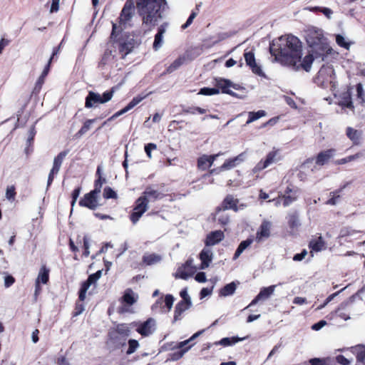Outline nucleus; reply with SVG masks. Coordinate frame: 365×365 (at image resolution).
<instances>
[{
    "label": "nucleus",
    "instance_id": "nucleus-6",
    "mask_svg": "<svg viewBox=\"0 0 365 365\" xmlns=\"http://www.w3.org/2000/svg\"><path fill=\"white\" fill-rule=\"evenodd\" d=\"M334 79L335 73L333 67L330 65H324L319 71L316 81L322 87H327L329 84L333 87Z\"/></svg>",
    "mask_w": 365,
    "mask_h": 365
},
{
    "label": "nucleus",
    "instance_id": "nucleus-18",
    "mask_svg": "<svg viewBox=\"0 0 365 365\" xmlns=\"http://www.w3.org/2000/svg\"><path fill=\"white\" fill-rule=\"evenodd\" d=\"M141 197L147 201L148 203L155 202L157 200L162 199L164 195L152 187H148L143 192Z\"/></svg>",
    "mask_w": 365,
    "mask_h": 365
},
{
    "label": "nucleus",
    "instance_id": "nucleus-32",
    "mask_svg": "<svg viewBox=\"0 0 365 365\" xmlns=\"http://www.w3.org/2000/svg\"><path fill=\"white\" fill-rule=\"evenodd\" d=\"M351 352L356 355V359L360 362H364L365 360V346L358 344L350 348Z\"/></svg>",
    "mask_w": 365,
    "mask_h": 365
},
{
    "label": "nucleus",
    "instance_id": "nucleus-27",
    "mask_svg": "<svg viewBox=\"0 0 365 365\" xmlns=\"http://www.w3.org/2000/svg\"><path fill=\"white\" fill-rule=\"evenodd\" d=\"M346 134L354 145H359L362 135V132L351 127L346 128Z\"/></svg>",
    "mask_w": 365,
    "mask_h": 365
},
{
    "label": "nucleus",
    "instance_id": "nucleus-7",
    "mask_svg": "<svg viewBox=\"0 0 365 365\" xmlns=\"http://www.w3.org/2000/svg\"><path fill=\"white\" fill-rule=\"evenodd\" d=\"M279 160V150H273L268 153L264 160H260L252 169L253 173H257L268 168Z\"/></svg>",
    "mask_w": 365,
    "mask_h": 365
},
{
    "label": "nucleus",
    "instance_id": "nucleus-28",
    "mask_svg": "<svg viewBox=\"0 0 365 365\" xmlns=\"http://www.w3.org/2000/svg\"><path fill=\"white\" fill-rule=\"evenodd\" d=\"M309 247L312 250V252H320L326 248L325 242L322 236L318 237L317 239L312 240Z\"/></svg>",
    "mask_w": 365,
    "mask_h": 365
},
{
    "label": "nucleus",
    "instance_id": "nucleus-61",
    "mask_svg": "<svg viewBox=\"0 0 365 365\" xmlns=\"http://www.w3.org/2000/svg\"><path fill=\"white\" fill-rule=\"evenodd\" d=\"M197 13L196 11H192V14L190 15L189 18L187 19V21L185 24L182 26V28L183 29L187 28L192 22L193 19L196 17Z\"/></svg>",
    "mask_w": 365,
    "mask_h": 365
},
{
    "label": "nucleus",
    "instance_id": "nucleus-33",
    "mask_svg": "<svg viewBox=\"0 0 365 365\" xmlns=\"http://www.w3.org/2000/svg\"><path fill=\"white\" fill-rule=\"evenodd\" d=\"M48 273L49 270L45 267L43 266L38 273V277L36 280L37 284V288L39 287V283L41 282L43 284H46L48 281Z\"/></svg>",
    "mask_w": 365,
    "mask_h": 365
},
{
    "label": "nucleus",
    "instance_id": "nucleus-40",
    "mask_svg": "<svg viewBox=\"0 0 365 365\" xmlns=\"http://www.w3.org/2000/svg\"><path fill=\"white\" fill-rule=\"evenodd\" d=\"M364 154L362 152L356 153L354 155L347 156L344 158L337 160L335 163L337 165H343L349 162H351L353 160H356L361 157H363Z\"/></svg>",
    "mask_w": 365,
    "mask_h": 365
},
{
    "label": "nucleus",
    "instance_id": "nucleus-2",
    "mask_svg": "<svg viewBox=\"0 0 365 365\" xmlns=\"http://www.w3.org/2000/svg\"><path fill=\"white\" fill-rule=\"evenodd\" d=\"M165 0H136V9L142 25L149 30L157 26L163 19Z\"/></svg>",
    "mask_w": 365,
    "mask_h": 365
},
{
    "label": "nucleus",
    "instance_id": "nucleus-4",
    "mask_svg": "<svg viewBox=\"0 0 365 365\" xmlns=\"http://www.w3.org/2000/svg\"><path fill=\"white\" fill-rule=\"evenodd\" d=\"M134 15V3L132 0H127L119 16V26L116 24H113L112 36L131 25V21Z\"/></svg>",
    "mask_w": 365,
    "mask_h": 365
},
{
    "label": "nucleus",
    "instance_id": "nucleus-1",
    "mask_svg": "<svg viewBox=\"0 0 365 365\" xmlns=\"http://www.w3.org/2000/svg\"><path fill=\"white\" fill-rule=\"evenodd\" d=\"M269 51L275 62L295 71L303 70L309 72L314 58L312 53L303 57L302 43L291 34L273 40L269 45Z\"/></svg>",
    "mask_w": 365,
    "mask_h": 365
},
{
    "label": "nucleus",
    "instance_id": "nucleus-16",
    "mask_svg": "<svg viewBox=\"0 0 365 365\" xmlns=\"http://www.w3.org/2000/svg\"><path fill=\"white\" fill-rule=\"evenodd\" d=\"M245 153H242L233 158L226 160L225 162L219 168V171L227 170L236 167L245 160Z\"/></svg>",
    "mask_w": 365,
    "mask_h": 365
},
{
    "label": "nucleus",
    "instance_id": "nucleus-26",
    "mask_svg": "<svg viewBox=\"0 0 365 365\" xmlns=\"http://www.w3.org/2000/svg\"><path fill=\"white\" fill-rule=\"evenodd\" d=\"M192 306V302L186 301L179 302L175 309L174 321H178L181 319L182 314Z\"/></svg>",
    "mask_w": 365,
    "mask_h": 365
},
{
    "label": "nucleus",
    "instance_id": "nucleus-64",
    "mask_svg": "<svg viewBox=\"0 0 365 365\" xmlns=\"http://www.w3.org/2000/svg\"><path fill=\"white\" fill-rule=\"evenodd\" d=\"M327 324V322L324 321V320H321L319 321V322L316 323V324H314L312 326V329L314 330V331H319L320 330L322 327H324L325 325Z\"/></svg>",
    "mask_w": 365,
    "mask_h": 365
},
{
    "label": "nucleus",
    "instance_id": "nucleus-30",
    "mask_svg": "<svg viewBox=\"0 0 365 365\" xmlns=\"http://www.w3.org/2000/svg\"><path fill=\"white\" fill-rule=\"evenodd\" d=\"M226 210L219 207L215 214V220L222 225H227L230 221L229 215L225 212Z\"/></svg>",
    "mask_w": 365,
    "mask_h": 365
},
{
    "label": "nucleus",
    "instance_id": "nucleus-58",
    "mask_svg": "<svg viewBox=\"0 0 365 365\" xmlns=\"http://www.w3.org/2000/svg\"><path fill=\"white\" fill-rule=\"evenodd\" d=\"M344 101L340 103L341 106L352 109L354 108L353 103L351 100V96L349 93L346 94V97L344 98Z\"/></svg>",
    "mask_w": 365,
    "mask_h": 365
},
{
    "label": "nucleus",
    "instance_id": "nucleus-23",
    "mask_svg": "<svg viewBox=\"0 0 365 365\" xmlns=\"http://www.w3.org/2000/svg\"><path fill=\"white\" fill-rule=\"evenodd\" d=\"M167 24H163L158 27V33L155 36L153 49L158 51L163 44V36L166 31Z\"/></svg>",
    "mask_w": 365,
    "mask_h": 365
},
{
    "label": "nucleus",
    "instance_id": "nucleus-11",
    "mask_svg": "<svg viewBox=\"0 0 365 365\" xmlns=\"http://www.w3.org/2000/svg\"><path fill=\"white\" fill-rule=\"evenodd\" d=\"M244 58L246 64L251 68L252 71L259 76H265L261 67L257 64L255 53L252 51H245Z\"/></svg>",
    "mask_w": 365,
    "mask_h": 365
},
{
    "label": "nucleus",
    "instance_id": "nucleus-41",
    "mask_svg": "<svg viewBox=\"0 0 365 365\" xmlns=\"http://www.w3.org/2000/svg\"><path fill=\"white\" fill-rule=\"evenodd\" d=\"M249 118L247 121V124H250L259 118L264 117L266 115V112L264 110H258L257 112H249L248 113Z\"/></svg>",
    "mask_w": 365,
    "mask_h": 365
},
{
    "label": "nucleus",
    "instance_id": "nucleus-17",
    "mask_svg": "<svg viewBox=\"0 0 365 365\" xmlns=\"http://www.w3.org/2000/svg\"><path fill=\"white\" fill-rule=\"evenodd\" d=\"M271 223L268 221H264L261 224L256 233V241L261 242L267 239L270 235Z\"/></svg>",
    "mask_w": 365,
    "mask_h": 365
},
{
    "label": "nucleus",
    "instance_id": "nucleus-49",
    "mask_svg": "<svg viewBox=\"0 0 365 365\" xmlns=\"http://www.w3.org/2000/svg\"><path fill=\"white\" fill-rule=\"evenodd\" d=\"M356 92L357 98L360 101V103L364 104L365 103V91L361 83L356 85Z\"/></svg>",
    "mask_w": 365,
    "mask_h": 365
},
{
    "label": "nucleus",
    "instance_id": "nucleus-42",
    "mask_svg": "<svg viewBox=\"0 0 365 365\" xmlns=\"http://www.w3.org/2000/svg\"><path fill=\"white\" fill-rule=\"evenodd\" d=\"M137 300V297H135V294L130 289H128L124 296L123 301L128 305L133 304Z\"/></svg>",
    "mask_w": 365,
    "mask_h": 365
},
{
    "label": "nucleus",
    "instance_id": "nucleus-8",
    "mask_svg": "<svg viewBox=\"0 0 365 365\" xmlns=\"http://www.w3.org/2000/svg\"><path fill=\"white\" fill-rule=\"evenodd\" d=\"M148 203L141 196L135 201V205L133 208V212L130 215V220L133 224H135L142 215L148 210Z\"/></svg>",
    "mask_w": 365,
    "mask_h": 365
},
{
    "label": "nucleus",
    "instance_id": "nucleus-36",
    "mask_svg": "<svg viewBox=\"0 0 365 365\" xmlns=\"http://www.w3.org/2000/svg\"><path fill=\"white\" fill-rule=\"evenodd\" d=\"M275 287L276 285H271L269 287L261 289L260 292L258 294V299L264 300L269 298L274 293Z\"/></svg>",
    "mask_w": 365,
    "mask_h": 365
},
{
    "label": "nucleus",
    "instance_id": "nucleus-50",
    "mask_svg": "<svg viewBox=\"0 0 365 365\" xmlns=\"http://www.w3.org/2000/svg\"><path fill=\"white\" fill-rule=\"evenodd\" d=\"M128 346H129L126 351V354L130 355L137 350V349L139 347V343L135 339H130L128 341Z\"/></svg>",
    "mask_w": 365,
    "mask_h": 365
},
{
    "label": "nucleus",
    "instance_id": "nucleus-5",
    "mask_svg": "<svg viewBox=\"0 0 365 365\" xmlns=\"http://www.w3.org/2000/svg\"><path fill=\"white\" fill-rule=\"evenodd\" d=\"M113 93V89L104 92L102 96L98 93L89 91L86 98L85 107L91 108L96 107L98 103H106L112 99Z\"/></svg>",
    "mask_w": 365,
    "mask_h": 365
},
{
    "label": "nucleus",
    "instance_id": "nucleus-54",
    "mask_svg": "<svg viewBox=\"0 0 365 365\" xmlns=\"http://www.w3.org/2000/svg\"><path fill=\"white\" fill-rule=\"evenodd\" d=\"M354 232L355 231L351 229L350 227H343L340 230V232L339 234V238H343L345 237L351 236L354 235Z\"/></svg>",
    "mask_w": 365,
    "mask_h": 365
},
{
    "label": "nucleus",
    "instance_id": "nucleus-34",
    "mask_svg": "<svg viewBox=\"0 0 365 365\" xmlns=\"http://www.w3.org/2000/svg\"><path fill=\"white\" fill-rule=\"evenodd\" d=\"M245 338H238V337H231V338H229V337H225V338H223L220 341H216L213 344L215 345H222V346H231V345H233L240 341H242L243 339H245Z\"/></svg>",
    "mask_w": 365,
    "mask_h": 365
},
{
    "label": "nucleus",
    "instance_id": "nucleus-46",
    "mask_svg": "<svg viewBox=\"0 0 365 365\" xmlns=\"http://www.w3.org/2000/svg\"><path fill=\"white\" fill-rule=\"evenodd\" d=\"M133 48V43L131 41L124 42L120 43L119 50L120 52L124 53L123 58L128 53H130Z\"/></svg>",
    "mask_w": 365,
    "mask_h": 365
},
{
    "label": "nucleus",
    "instance_id": "nucleus-60",
    "mask_svg": "<svg viewBox=\"0 0 365 365\" xmlns=\"http://www.w3.org/2000/svg\"><path fill=\"white\" fill-rule=\"evenodd\" d=\"M15 195L16 192L14 186L9 187L6 189V197L8 200H14Z\"/></svg>",
    "mask_w": 365,
    "mask_h": 365
},
{
    "label": "nucleus",
    "instance_id": "nucleus-52",
    "mask_svg": "<svg viewBox=\"0 0 365 365\" xmlns=\"http://www.w3.org/2000/svg\"><path fill=\"white\" fill-rule=\"evenodd\" d=\"M219 89L216 88H202L200 89L199 94L205 96H212L219 93Z\"/></svg>",
    "mask_w": 365,
    "mask_h": 365
},
{
    "label": "nucleus",
    "instance_id": "nucleus-48",
    "mask_svg": "<svg viewBox=\"0 0 365 365\" xmlns=\"http://www.w3.org/2000/svg\"><path fill=\"white\" fill-rule=\"evenodd\" d=\"M336 42L339 46L346 49H349L350 47V43L341 34L336 35Z\"/></svg>",
    "mask_w": 365,
    "mask_h": 365
},
{
    "label": "nucleus",
    "instance_id": "nucleus-51",
    "mask_svg": "<svg viewBox=\"0 0 365 365\" xmlns=\"http://www.w3.org/2000/svg\"><path fill=\"white\" fill-rule=\"evenodd\" d=\"M204 331H205L204 329L200 330V331L196 332L195 334H194L189 339L178 343L177 345V348L182 349L190 341H192V340L195 339V338L198 337L199 336H200L204 332Z\"/></svg>",
    "mask_w": 365,
    "mask_h": 365
},
{
    "label": "nucleus",
    "instance_id": "nucleus-62",
    "mask_svg": "<svg viewBox=\"0 0 365 365\" xmlns=\"http://www.w3.org/2000/svg\"><path fill=\"white\" fill-rule=\"evenodd\" d=\"M83 247H84V252H83V255L85 257H88L89 255H90V251H89V242H88V238L86 237V236H84L83 237Z\"/></svg>",
    "mask_w": 365,
    "mask_h": 365
},
{
    "label": "nucleus",
    "instance_id": "nucleus-53",
    "mask_svg": "<svg viewBox=\"0 0 365 365\" xmlns=\"http://www.w3.org/2000/svg\"><path fill=\"white\" fill-rule=\"evenodd\" d=\"M103 197L106 199L117 198L116 192L110 187H106L103 190Z\"/></svg>",
    "mask_w": 365,
    "mask_h": 365
},
{
    "label": "nucleus",
    "instance_id": "nucleus-43",
    "mask_svg": "<svg viewBox=\"0 0 365 365\" xmlns=\"http://www.w3.org/2000/svg\"><path fill=\"white\" fill-rule=\"evenodd\" d=\"M96 121V119H88L85 121L83 125L78 131L77 135L82 136L86 134L91 128L92 124Z\"/></svg>",
    "mask_w": 365,
    "mask_h": 365
},
{
    "label": "nucleus",
    "instance_id": "nucleus-19",
    "mask_svg": "<svg viewBox=\"0 0 365 365\" xmlns=\"http://www.w3.org/2000/svg\"><path fill=\"white\" fill-rule=\"evenodd\" d=\"M283 198L282 204L284 207H287L297 199V190L288 186L284 192L281 195Z\"/></svg>",
    "mask_w": 365,
    "mask_h": 365
},
{
    "label": "nucleus",
    "instance_id": "nucleus-12",
    "mask_svg": "<svg viewBox=\"0 0 365 365\" xmlns=\"http://www.w3.org/2000/svg\"><path fill=\"white\" fill-rule=\"evenodd\" d=\"M131 325H133V324ZM135 325L138 326L136 331L140 335L143 336H148L154 331L155 328V321L153 318H149L143 323H135Z\"/></svg>",
    "mask_w": 365,
    "mask_h": 365
},
{
    "label": "nucleus",
    "instance_id": "nucleus-31",
    "mask_svg": "<svg viewBox=\"0 0 365 365\" xmlns=\"http://www.w3.org/2000/svg\"><path fill=\"white\" fill-rule=\"evenodd\" d=\"M162 259L160 255L151 253V254H145L143 257V262L146 265H153L160 262Z\"/></svg>",
    "mask_w": 365,
    "mask_h": 365
},
{
    "label": "nucleus",
    "instance_id": "nucleus-29",
    "mask_svg": "<svg viewBox=\"0 0 365 365\" xmlns=\"http://www.w3.org/2000/svg\"><path fill=\"white\" fill-rule=\"evenodd\" d=\"M237 199L234 198L232 195H228L224 200L222 206L224 210L232 209L235 211H237L240 209L237 205Z\"/></svg>",
    "mask_w": 365,
    "mask_h": 365
},
{
    "label": "nucleus",
    "instance_id": "nucleus-3",
    "mask_svg": "<svg viewBox=\"0 0 365 365\" xmlns=\"http://www.w3.org/2000/svg\"><path fill=\"white\" fill-rule=\"evenodd\" d=\"M307 42L312 48L309 53L315 55V58L324 56L330 51V48L324 37L323 31L320 29L311 27L307 29L306 35Z\"/></svg>",
    "mask_w": 365,
    "mask_h": 365
},
{
    "label": "nucleus",
    "instance_id": "nucleus-14",
    "mask_svg": "<svg viewBox=\"0 0 365 365\" xmlns=\"http://www.w3.org/2000/svg\"><path fill=\"white\" fill-rule=\"evenodd\" d=\"M148 94L145 96H138L134 97L132 101L123 109L114 113L111 117H110L107 121H111L119 117L120 115L127 113L132 108H133L135 106H137L139 103H140L144 98H145Z\"/></svg>",
    "mask_w": 365,
    "mask_h": 365
},
{
    "label": "nucleus",
    "instance_id": "nucleus-21",
    "mask_svg": "<svg viewBox=\"0 0 365 365\" xmlns=\"http://www.w3.org/2000/svg\"><path fill=\"white\" fill-rule=\"evenodd\" d=\"M130 327L126 324H118L115 329L110 332V336L112 339L116 338L115 334H118L123 338H126L130 334Z\"/></svg>",
    "mask_w": 365,
    "mask_h": 365
},
{
    "label": "nucleus",
    "instance_id": "nucleus-20",
    "mask_svg": "<svg viewBox=\"0 0 365 365\" xmlns=\"http://www.w3.org/2000/svg\"><path fill=\"white\" fill-rule=\"evenodd\" d=\"M213 258V253L211 249L205 247L200 253L201 260L200 269H205L209 267Z\"/></svg>",
    "mask_w": 365,
    "mask_h": 365
},
{
    "label": "nucleus",
    "instance_id": "nucleus-24",
    "mask_svg": "<svg viewBox=\"0 0 365 365\" xmlns=\"http://www.w3.org/2000/svg\"><path fill=\"white\" fill-rule=\"evenodd\" d=\"M336 150L334 149H329L320 152L316 158V164L319 165H324L329 162V160L334 157Z\"/></svg>",
    "mask_w": 365,
    "mask_h": 365
},
{
    "label": "nucleus",
    "instance_id": "nucleus-10",
    "mask_svg": "<svg viewBox=\"0 0 365 365\" xmlns=\"http://www.w3.org/2000/svg\"><path fill=\"white\" fill-rule=\"evenodd\" d=\"M67 155L66 151L61 152L57 156L54 158L53 167L49 173L48 178V183L47 185L49 186L53 179L54 176L58 174V173L60 170V168L61 167L62 163L63 161V159Z\"/></svg>",
    "mask_w": 365,
    "mask_h": 365
},
{
    "label": "nucleus",
    "instance_id": "nucleus-9",
    "mask_svg": "<svg viewBox=\"0 0 365 365\" xmlns=\"http://www.w3.org/2000/svg\"><path fill=\"white\" fill-rule=\"evenodd\" d=\"M217 88L221 89L222 92L224 93L229 94L232 96L238 97V96L234 93L230 88H233L235 90H239L241 88V86L237 84H234L229 80L224 78H217L215 79Z\"/></svg>",
    "mask_w": 365,
    "mask_h": 365
},
{
    "label": "nucleus",
    "instance_id": "nucleus-39",
    "mask_svg": "<svg viewBox=\"0 0 365 365\" xmlns=\"http://www.w3.org/2000/svg\"><path fill=\"white\" fill-rule=\"evenodd\" d=\"M288 225L293 230H297L299 227L300 223L297 213L294 212L288 215Z\"/></svg>",
    "mask_w": 365,
    "mask_h": 365
},
{
    "label": "nucleus",
    "instance_id": "nucleus-47",
    "mask_svg": "<svg viewBox=\"0 0 365 365\" xmlns=\"http://www.w3.org/2000/svg\"><path fill=\"white\" fill-rule=\"evenodd\" d=\"M106 182V179L102 178V176H99L98 180L95 182V188L91 192L96 195H99L101 191L102 185Z\"/></svg>",
    "mask_w": 365,
    "mask_h": 365
},
{
    "label": "nucleus",
    "instance_id": "nucleus-15",
    "mask_svg": "<svg viewBox=\"0 0 365 365\" xmlns=\"http://www.w3.org/2000/svg\"><path fill=\"white\" fill-rule=\"evenodd\" d=\"M98 197V195L90 192L86 194L83 198L79 201V205L81 207H88L91 210H95L99 206Z\"/></svg>",
    "mask_w": 365,
    "mask_h": 365
},
{
    "label": "nucleus",
    "instance_id": "nucleus-38",
    "mask_svg": "<svg viewBox=\"0 0 365 365\" xmlns=\"http://www.w3.org/2000/svg\"><path fill=\"white\" fill-rule=\"evenodd\" d=\"M212 166V162H210L208 155H204L197 160V167L201 170H205Z\"/></svg>",
    "mask_w": 365,
    "mask_h": 365
},
{
    "label": "nucleus",
    "instance_id": "nucleus-55",
    "mask_svg": "<svg viewBox=\"0 0 365 365\" xmlns=\"http://www.w3.org/2000/svg\"><path fill=\"white\" fill-rule=\"evenodd\" d=\"M174 302V297L171 294H167L165 297V304L168 308V312L171 310Z\"/></svg>",
    "mask_w": 365,
    "mask_h": 365
},
{
    "label": "nucleus",
    "instance_id": "nucleus-57",
    "mask_svg": "<svg viewBox=\"0 0 365 365\" xmlns=\"http://www.w3.org/2000/svg\"><path fill=\"white\" fill-rule=\"evenodd\" d=\"M339 293V292H335L331 295H329L325 300V302L319 305L317 308V310H321L324 307H325L328 303H329Z\"/></svg>",
    "mask_w": 365,
    "mask_h": 365
},
{
    "label": "nucleus",
    "instance_id": "nucleus-63",
    "mask_svg": "<svg viewBox=\"0 0 365 365\" xmlns=\"http://www.w3.org/2000/svg\"><path fill=\"white\" fill-rule=\"evenodd\" d=\"M15 282L14 278L11 276L8 275L4 277V286L5 287L8 288L11 287Z\"/></svg>",
    "mask_w": 365,
    "mask_h": 365
},
{
    "label": "nucleus",
    "instance_id": "nucleus-25",
    "mask_svg": "<svg viewBox=\"0 0 365 365\" xmlns=\"http://www.w3.org/2000/svg\"><path fill=\"white\" fill-rule=\"evenodd\" d=\"M224 238V233L220 230H216L214 232H211L207 235L205 240L206 246H212L220 241H222Z\"/></svg>",
    "mask_w": 365,
    "mask_h": 365
},
{
    "label": "nucleus",
    "instance_id": "nucleus-59",
    "mask_svg": "<svg viewBox=\"0 0 365 365\" xmlns=\"http://www.w3.org/2000/svg\"><path fill=\"white\" fill-rule=\"evenodd\" d=\"M336 361L341 365H350L351 361L343 355H339L336 357Z\"/></svg>",
    "mask_w": 365,
    "mask_h": 365
},
{
    "label": "nucleus",
    "instance_id": "nucleus-22",
    "mask_svg": "<svg viewBox=\"0 0 365 365\" xmlns=\"http://www.w3.org/2000/svg\"><path fill=\"white\" fill-rule=\"evenodd\" d=\"M192 259H188L183 267L179 268L176 274V277H178L183 279H187L194 272L192 267Z\"/></svg>",
    "mask_w": 365,
    "mask_h": 365
},
{
    "label": "nucleus",
    "instance_id": "nucleus-37",
    "mask_svg": "<svg viewBox=\"0 0 365 365\" xmlns=\"http://www.w3.org/2000/svg\"><path fill=\"white\" fill-rule=\"evenodd\" d=\"M252 242H253V240L251 239H247L246 240L242 241L238 246V247L234 255L233 259H237L240 256V255L243 252V251L252 243Z\"/></svg>",
    "mask_w": 365,
    "mask_h": 365
},
{
    "label": "nucleus",
    "instance_id": "nucleus-45",
    "mask_svg": "<svg viewBox=\"0 0 365 365\" xmlns=\"http://www.w3.org/2000/svg\"><path fill=\"white\" fill-rule=\"evenodd\" d=\"M346 304L342 303L335 311L336 314L344 321H347L350 319V317L344 312L346 309Z\"/></svg>",
    "mask_w": 365,
    "mask_h": 365
},
{
    "label": "nucleus",
    "instance_id": "nucleus-56",
    "mask_svg": "<svg viewBox=\"0 0 365 365\" xmlns=\"http://www.w3.org/2000/svg\"><path fill=\"white\" fill-rule=\"evenodd\" d=\"M156 149H157V145L155 143H150L145 145V151L149 158H152L151 151L156 150Z\"/></svg>",
    "mask_w": 365,
    "mask_h": 365
},
{
    "label": "nucleus",
    "instance_id": "nucleus-35",
    "mask_svg": "<svg viewBox=\"0 0 365 365\" xmlns=\"http://www.w3.org/2000/svg\"><path fill=\"white\" fill-rule=\"evenodd\" d=\"M236 287L237 286L235 282L227 284L220 289V295L222 297H227L230 295H232L236 290Z\"/></svg>",
    "mask_w": 365,
    "mask_h": 365
},
{
    "label": "nucleus",
    "instance_id": "nucleus-44",
    "mask_svg": "<svg viewBox=\"0 0 365 365\" xmlns=\"http://www.w3.org/2000/svg\"><path fill=\"white\" fill-rule=\"evenodd\" d=\"M185 58L182 57H179L176 60L174 61V62L170 65L167 69L166 71L168 73H171L174 71L177 70L184 62Z\"/></svg>",
    "mask_w": 365,
    "mask_h": 365
},
{
    "label": "nucleus",
    "instance_id": "nucleus-13",
    "mask_svg": "<svg viewBox=\"0 0 365 365\" xmlns=\"http://www.w3.org/2000/svg\"><path fill=\"white\" fill-rule=\"evenodd\" d=\"M102 272L98 270L96 273L91 274L88 279L84 282L81 286V288L79 292V299L81 301H83L86 299V292L90 287L91 284L96 282L100 277H101Z\"/></svg>",
    "mask_w": 365,
    "mask_h": 365
}]
</instances>
